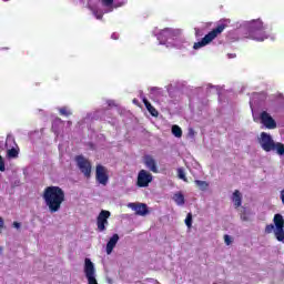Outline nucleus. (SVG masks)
<instances>
[{
	"instance_id": "obj_1",
	"label": "nucleus",
	"mask_w": 284,
	"mask_h": 284,
	"mask_svg": "<svg viewBox=\"0 0 284 284\" xmlns=\"http://www.w3.org/2000/svg\"><path fill=\"white\" fill-rule=\"evenodd\" d=\"M42 199L49 207V212L54 214L61 210V205L65 202V191L61 186H47L43 191Z\"/></svg>"
},
{
	"instance_id": "obj_2",
	"label": "nucleus",
	"mask_w": 284,
	"mask_h": 284,
	"mask_svg": "<svg viewBox=\"0 0 284 284\" xmlns=\"http://www.w3.org/2000/svg\"><path fill=\"white\" fill-rule=\"evenodd\" d=\"M258 143L264 152H276L278 156H284V144L282 142H275L270 133L262 132Z\"/></svg>"
},
{
	"instance_id": "obj_3",
	"label": "nucleus",
	"mask_w": 284,
	"mask_h": 284,
	"mask_svg": "<svg viewBox=\"0 0 284 284\" xmlns=\"http://www.w3.org/2000/svg\"><path fill=\"white\" fill-rule=\"evenodd\" d=\"M245 28L248 39H253V41H265V39H267V33H265V26L261 19L247 22Z\"/></svg>"
},
{
	"instance_id": "obj_4",
	"label": "nucleus",
	"mask_w": 284,
	"mask_h": 284,
	"mask_svg": "<svg viewBox=\"0 0 284 284\" xmlns=\"http://www.w3.org/2000/svg\"><path fill=\"white\" fill-rule=\"evenodd\" d=\"M265 234H274L276 241L284 243V219L281 213L273 217V224H267L264 229Z\"/></svg>"
},
{
	"instance_id": "obj_5",
	"label": "nucleus",
	"mask_w": 284,
	"mask_h": 284,
	"mask_svg": "<svg viewBox=\"0 0 284 284\" xmlns=\"http://www.w3.org/2000/svg\"><path fill=\"white\" fill-rule=\"evenodd\" d=\"M227 28V24L221 23L217 24V28L212 29L211 32H209L206 36L203 37V39L199 42H195L193 45L194 50H200V48H205V45H209V43H212L219 34H222V32Z\"/></svg>"
},
{
	"instance_id": "obj_6",
	"label": "nucleus",
	"mask_w": 284,
	"mask_h": 284,
	"mask_svg": "<svg viewBox=\"0 0 284 284\" xmlns=\"http://www.w3.org/2000/svg\"><path fill=\"white\" fill-rule=\"evenodd\" d=\"M75 163L85 179H90L92 176V163L90 160L85 159L83 155H77Z\"/></svg>"
},
{
	"instance_id": "obj_7",
	"label": "nucleus",
	"mask_w": 284,
	"mask_h": 284,
	"mask_svg": "<svg viewBox=\"0 0 284 284\" xmlns=\"http://www.w3.org/2000/svg\"><path fill=\"white\" fill-rule=\"evenodd\" d=\"M6 148L8 149L7 151L8 159L19 158V145H17V142L14 141V138L12 135L7 136Z\"/></svg>"
},
{
	"instance_id": "obj_8",
	"label": "nucleus",
	"mask_w": 284,
	"mask_h": 284,
	"mask_svg": "<svg viewBox=\"0 0 284 284\" xmlns=\"http://www.w3.org/2000/svg\"><path fill=\"white\" fill-rule=\"evenodd\" d=\"M94 263H92L91 258H85L84 260V274L88 278V284H99L97 282V277L94 276Z\"/></svg>"
},
{
	"instance_id": "obj_9",
	"label": "nucleus",
	"mask_w": 284,
	"mask_h": 284,
	"mask_svg": "<svg viewBox=\"0 0 284 284\" xmlns=\"http://www.w3.org/2000/svg\"><path fill=\"white\" fill-rule=\"evenodd\" d=\"M95 180L100 185H108L110 181V175H108V169L101 164L95 166Z\"/></svg>"
},
{
	"instance_id": "obj_10",
	"label": "nucleus",
	"mask_w": 284,
	"mask_h": 284,
	"mask_svg": "<svg viewBox=\"0 0 284 284\" xmlns=\"http://www.w3.org/2000/svg\"><path fill=\"white\" fill-rule=\"evenodd\" d=\"M110 216H112V213H110V211L102 210L99 213V215L97 217L98 232H105V230H106L105 226L110 224L108 222V219H110Z\"/></svg>"
},
{
	"instance_id": "obj_11",
	"label": "nucleus",
	"mask_w": 284,
	"mask_h": 284,
	"mask_svg": "<svg viewBox=\"0 0 284 284\" xmlns=\"http://www.w3.org/2000/svg\"><path fill=\"white\" fill-rule=\"evenodd\" d=\"M153 179L152 173L148 172L146 170H140L138 173L136 185L138 187H148Z\"/></svg>"
},
{
	"instance_id": "obj_12",
	"label": "nucleus",
	"mask_w": 284,
	"mask_h": 284,
	"mask_svg": "<svg viewBox=\"0 0 284 284\" xmlns=\"http://www.w3.org/2000/svg\"><path fill=\"white\" fill-rule=\"evenodd\" d=\"M260 121L262 125L266 128V130H276V120H274V118H272L267 111H263L260 114Z\"/></svg>"
},
{
	"instance_id": "obj_13",
	"label": "nucleus",
	"mask_w": 284,
	"mask_h": 284,
	"mask_svg": "<svg viewBox=\"0 0 284 284\" xmlns=\"http://www.w3.org/2000/svg\"><path fill=\"white\" fill-rule=\"evenodd\" d=\"M129 207L135 212L138 216H145L150 214V211L148 210V204L144 203H130Z\"/></svg>"
},
{
	"instance_id": "obj_14",
	"label": "nucleus",
	"mask_w": 284,
	"mask_h": 284,
	"mask_svg": "<svg viewBox=\"0 0 284 284\" xmlns=\"http://www.w3.org/2000/svg\"><path fill=\"white\" fill-rule=\"evenodd\" d=\"M144 165L150 170V172H153V174H159V168L156 166V160L152 158V155H145L144 156Z\"/></svg>"
},
{
	"instance_id": "obj_15",
	"label": "nucleus",
	"mask_w": 284,
	"mask_h": 284,
	"mask_svg": "<svg viewBox=\"0 0 284 284\" xmlns=\"http://www.w3.org/2000/svg\"><path fill=\"white\" fill-rule=\"evenodd\" d=\"M118 243H119V234L115 233L111 236V239L106 243V254H112Z\"/></svg>"
},
{
	"instance_id": "obj_16",
	"label": "nucleus",
	"mask_w": 284,
	"mask_h": 284,
	"mask_svg": "<svg viewBox=\"0 0 284 284\" xmlns=\"http://www.w3.org/2000/svg\"><path fill=\"white\" fill-rule=\"evenodd\" d=\"M142 101L151 116H159V111L152 105V103H150V101H148V99L143 98Z\"/></svg>"
},
{
	"instance_id": "obj_17",
	"label": "nucleus",
	"mask_w": 284,
	"mask_h": 284,
	"mask_svg": "<svg viewBox=\"0 0 284 284\" xmlns=\"http://www.w3.org/2000/svg\"><path fill=\"white\" fill-rule=\"evenodd\" d=\"M173 201L176 203V205H185V195H183L181 192H178L173 195Z\"/></svg>"
},
{
	"instance_id": "obj_18",
	"label": "nucleus",
	"mask_w": 284,
	"mask_h": 284,
	"mask_svg": "<svg viewBox=\"0 0 284 284\" xmlns=\"http://www.w3.org/2000/svg\"><path fill=\"white\" fill-rule=\"evenodd\" d=\"M233 203L235 207H241L242 197H241V192L239 190H235L233 193Z\"/></svg>"
},
{
	"instance_id": "obj_19",
	"label": "nucleus",
	"mask_w": 284,
	"mask_h": 284,
	"mask_svg": "<svg viewBox=\"0 0 284 284\" xmlns=\"http://www.w3.org/2000/svg\"><path fill=\"white\" fill-rule=\"evenodd\" d=\"M194 183L196 187H199V190H201L202 192H205V190L210 187V183H207L206 181L195 180Z\"/></svg>"
},
{
	"instance_id": "obj_20",
	"label": "nucleus",
	"mask_w": 284,
	"mask_h": 284,
	"mask_svg": "<svg viewBox=\"0 0 284 284\" xmlns=\"http://www.w3.org/2000/svg\"><path fill=\"white\" fill-rule=\"evenodd\" d=\"M172 134L176 136V139H181L183 136V130L179 125L172 126Z\"/></svg>"
},
{
	"instance_id": "obj_21",
	"label": "nucleus",
	"mask_w": 284,
	"mask_h": 284,
	"mask_svg": "<svg viewBox=\"0 0 284 284\" xmlns=\"http://www.w3.org/2000/svg\"><path fill=\"white\" fill-rule=\"evenodd\" d=\"M59 112L62 116H71V114H72V112L70 110H68V108H65V106L59 109Z\"/></svg>"
},
{
	"instance_id": "obj_22",
	"label": "nucleus",
	"mask_w": 284,
	"mask_h": 284,
	"mask_svg": "<svg viewBox=\"0 0 284 284\" xmlns=\"http://www.w3.org/2000/svg\"><path fill=\"white\" fill-rule=\"evenodd\" d=\"M178 176H179V179H181L182 181L187 183V178L185 176V171H183V169L178 170Z\"/></svg>"
},
{
	"instance_id": "obj_23",
	"label": "nucleus",
	"mask_w": 284,
	"mask_h": 284,
	"mask_svg": "<svg viewBox=\"0 0 284 284\" xmlns=\"http://www.w3.org/2000/svg\"><path fill=\"white\" fill-rule=\"evenodd\" d=\"M185 225L186 227H192V213H187L185 219Z\"/></svg>"
},
{
	"instance_id": "obj_24",
	"label": "nucleus",
	"mask_w": 284,
	"mask_h": 284,
	"mask_svg": "<svg viewBox=\"0 0 284 284\" xmlns=\"http://www.w3.org/2000/svg\"><path fill=\"white\" fill-rule=\"evenodd\" d=\"M0 172H6V162L3 161V156L0 155Z\"/></svg>"
},
{
	"instance_id": "obj_25",
	"label": "nucleus",
	"mask_w": 284,
	"mask_h": 284,
	"mask_svg": "<svg viewBox=\"0 0 284 284\" xmlns=\"http://www.w3.org/2000/svg\"><path fill=\"white\" fill-rule=\"evenodd\" d=\"M114 3V0H102V6H105L106 8H110Z\"/></svg>"
},
{
	"instance_id": "obj_26",
	"label": "nucleus",
	"mask_w": 284,
	"mask_h": 284,
	"mask_svg": "<svg viewBox=\"0 0 284 284\" xmlns=\"http://www.w3.org/2000/svg\"><path fill=\"white\" fill-rule=\"evenodd\" d=\"M224 243H226V245H232V237L230 235H224Z\"/></svg>"
},
{
	"instance_id": "obj_27",
	"label": "nucleus",
	"mask_w": 284,
	"mask_h": 284,
	"mask_svg": "<svg viewBox=\"0 0 284 284\" xmlns=\"http://www.w3.org/2000/svg\"><path fill=\"white\" fill-rule=\"evenodd\" d=\"M94 17L99 20L103 19V13H99V11L93 10Z\"/></svg>"
},
{
	"instance_id": "obj_28",
	"label": "nucleus",
	"mask_w": 284,
	"mask_h": 284,
	"mask_svg": "<svg viewBox=\"0 0 284 284\" xmlns=\"http://www.w3.org/2000/svg\"><path fill=\"white\" fill-rule=\"evenodd\" d=\"M241 219H242L243 221H250V217H248L247 214H245V213H243V214L241 215Z\"/></svg>"
},
{
	"instance_id": "obj_29",
	"label": "nucleus",
	"mask_w": 284,
	"mask_h": 284,
	"mask_svg": "<svg viewBox=\"0 0 284 284\" xmlns=\"http://www.w3.org/2000/svg\"><path fill=\"white\" fill-rule=\"evenodd\" d=\"M13 227H16V230H19V227H21V223H19V222H13Z\"/></svg>"
},
{
	"instance_id": "obj_30",
	"label": "nucleus",
	"mask_w": 284,
	"mask_h": 284,
	"mask_svg": "<svg viewBox=\"0 0 284 284\" xmlns=\"http://www.w3.org/2000/svg\"><path fill=\"white\" fill-rule=\"evenodd\" d=\"M4 222H3V217H0V227H3Z\"/></svg>"
},
{
	"instance_id": "obj_31",
	"label": "nucleus",
	"mask_w": 284,
	"mask_h": 284,
	"mask_svg": "<svg viewBox=\"0 0 284 284\" xmlns=\"http://www.w3.org/2000/svg\"><path fill=\"white\" fill-rule=\"evenodd\" d=\"M162 32H163V33L170 32V29H164Z\"/></svg>"
},
{
	"instance_id": "obj_32",
	"label": "nucleus",
	"mask_w": 284,
	"mask_h": 284,
	"mask_svg": "<svg viewBox=\"0 0 284 284\" xmlns=\"http://www.w3.org/2000/svg\"><path fill=\"white\" fill-rule=\"evenodd\" d=\"M57 121H59L60 123H63V120H61V118H58Z\"/></svg>"
},
{
	"instance_id": "obj_33",
	"label": "nucleus",
	"mask_w": 284,
	"mask_h": 284,
	"mask_svg": "<svg viewBox=\"0 0 284 284\" xmlns=\"http://www.w3.org/2000/svg\"><path fill=\"white\" fill-rule=\"evenodd\" d=\"M68 124H69V125H72V122H71V121H68Z\"/></svg>"
},
{
	"instance_id": "obj_34",
	"label": "nucleus",
	"mask_w": 284,
	"mask_h": 284,
	"mask_svg": "<svg viewBox=\"0 0 284 284\" xmlns=\"http://www.w3.org/2000/svg\"><path fill=\"white\" fill-rule=\"evenodd\" d=\"M2 1L8 2V1H10V0H2Z\"/></svg>"
},
{
	"instance_id": "obj_35",
	"label": "nucleus",
	"mask_w": 284,
	"mask_h": 284,
	"mask_svg": "<svg viewBox=\"0 0 284 284\" xmlns=\"http://www.w3.org/2000/svg\"><path fill=\"white\" fill-rule=\"evenodd\" d=\"M213 284H216V283H213Z\"/></svg>"
}]
</instances>
